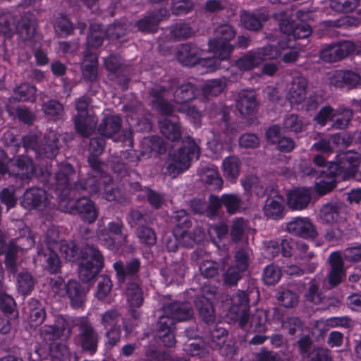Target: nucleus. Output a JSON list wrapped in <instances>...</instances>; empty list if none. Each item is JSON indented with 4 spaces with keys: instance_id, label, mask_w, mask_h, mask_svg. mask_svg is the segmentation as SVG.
<instances>
[{
    "instance_id": "473e14b6",
    "label": "nucleus",
    "mask_w": 361,
    "mask_h": 361,
    "mask_svg": "<svg viewBox=\"0 0 361 361\" xmlns=\"http://www.w3.org/2000/svg\"><path fill=\"white\" fill-rule=\"evenodd\" d=\"M269 18V16L266 13H259L254 14L243 11L240 15V23L247 30L259 31L262 28L263 23L267 22Z\"/></svg>"
},
{
    "instance_id": "393cba45",
    "label": "nucleus",
    "mask_w": 361,
    "mask_h": 361,
    "mask_svg": "<svg viewBox=\"0 0 361 361\" xmlns=\"http://www.w3.org/2000/svg\"><path fill=\"white\" fill-rule=\"evenodd\" d=\"M100 179L94 174L88 173L86 178L80 179L74 183L73 187L70 190V192H86L90 195H97L100 192Z\"/></svg>"
},
{
    "instance_id": "bb28decb",
    "label": "nucleus",
    "mask_w": 361,
    "mask_h": 361,
    "mask_svg": "<svg viewBox=\"0 0 361 361\" xmlns=\"http://www.w3.org/2000/svg\"><path fill=\"white\" fill-rule=\"evenodd\" d=\"M121 126V118L116 115H111L105 117L102 121L97 130L103 137L114 138L120 132Z\"/></svg>"
},
{
    "instance_id": "69168bd1",
    "label": "nucleus",
    "mask_w": 361,
    "mask_h": 361,
    "mask_svg": "<svg viewBox=\"0 0 361 361\" xmlns=\"http://www.w3.org/2000/svg\"><path fill=\"white\" fill-rule=\"evenodd\" d=\"M60 252L65 259L74 262L80 258V250L73 241H63L60 245Z\"/></svg>"
},
{
    "instance_id": "f3484780",
    "label": "nucleus",
    "mask_w": 361,
    "mask_h": 361,
    "mask_svg": "<svg viewBox=\"0 0 361 361\" xmlns=\"http://www.w3.org/2000/svg\"><path fill=\"white\" fill-rule=\"evenodd\" d=\"M163 311L174 321H185L190 319L193 316V310L188 302H172L164 305Z\"/></svg>"
},
{
    "instance_id": "5fc2aeb1",
    "label": "nucleus",
    "mask_w": 361,
    "mask_h": 361,
    "mask_svg": "<svg viewBox=\"0 0 361 361\" xmlns=\"http://www.w3.org/2000/svg\"><path fill=\"white\" fill-rule=\"evenodd\" d=\"M43 113L54 120L61 119L64 115L63 105L58 100L49 99L42 105Z\"/></svg>"
},
{
    "instance_id": "4468645a",
    "label": "nucleus",
    "mask_w": 361,
    "mask_h": 361,
    "mask_svg": "<svg viewBox=\"0 0 361 361\" xmlns=\"http://www.w3.org/2000/svg\"><path fill=\"white\" fill-rule=\"evenodd\" d=\"M203 50L193 43L180 44L177 52V60L183 66H192L200 62Z\"/></svg>"
},
{
    "instance_id": "c756f323",
    "label": "nucleus",
    "mask_w": 361,
    "mask_h": 361,
    "mask_svg": "<svg viewBox=\"0 0 361 361\" xmlns=\"http://www.w3.org/2000/svg\"><path fill=\"white\" fill-rule=\"evenodd\" d=\"M58 170L55 173L56 188L61 192L68 189L71 181L75 176V170L68 163H61L58 166Z\"/></svg>"
},
{
    "instance_id": "09e8293b",
    "label": "nucleus",
    "mask_w": 361,
    "mask_h": 361,
    "mask_svg": "<svg viewBox=\"0 0 361 361\" xmlns=\"http://www.w3.org/2000/svg\"><path fill=\"white\" fill-rule=\"evenodd\" d=\"M106 33L101 24L93 23L90 25V32L87 39V44L93 48L99 47L104 41Z\"/></svg>"
},
{
    "instance_id": "603ef678",
    "label": "nucleus",
    "mask_w": 361,
    "mask_h": 361,
    "mask_svg": "<svg viewBox=\"0 0 361 361\" xmlns=\"http://www.w3.org/2000/svg\"><path fill=\"white\" fill-rule=\"evenodd\" d=\"M127 300L131 307H140L143 302V292L136 283L129 282L126 291Z\"/></svg>"
},
{
    "instance_id": "cd10ccee",
    "label": "nucleus",
    "mask_w": 361,
    "mask_h": 361,
    "mask_svg": "<svg viewBox=\"0 0 361 361\" xmlns=\"http://www.w3.org/2000/svg\"><path fill=\"white\" fill-rule=\"evenodd\" d=\"M186 271L185 263L183 259H180L166 266L161 269V275L165 280L166 284H171L183 278Z\"/></svg>"
},
{
    "instance_id": "3c124183",
    "label": "nucleus",
    "mask_w": 361,
    "mask_h": 361,
    "mask_svg": "<svg viewBox=\"0 0 361 361\" xmlns=\"http://www.w3.org/2000/svg\"><path fill=\"white\" fill-rule=\"evenodd\" d=\"M336 116L338 117L334 121L331 128L333 129L343 130L349 126L353 117V112L349 108L340 106L335 111Z\"/></svg>"
},
{
    "instance_id": "2f4dec72",
    "label": "nucleus",
    "mask_w": 361,
    "mask_h": 361,
    "mask_svg": "<svg viewBox=\"0 0 361 361\" xmlns=\"http://www.w3.org/2000/svg\"><path fill=\"white\" fill-rule=\"evenodd\" d=\"M26 310L29 322L32 326H38L44 322L46 318L45 309L39 300L31 298L27 303Z\"/></svg>"
},
{
    "instance_id": "dca6fc26",
    "label": "nucleus",
    "mask_w": 361,
    "mask_h": 361,
    "mask_svg": "<svg viewBox=\"0 0 361 361\" xmlns=\"http://www.w3.org/2000/svg\"><path fill=\"white\" fill-rule=\"evenodd\" d=\"M62 142L63 137L61 135L54 130L49 131L44 136L39 154H43L49 159L55 157L62 146Z\"/></svg>"
},
{
    "instance_id": "4c0bfd02",
    "label": "nucleus",
    "mask_w": 361,
    "mask_h": 361,
    "mask_svg": "<svg viewBox=\"0 0 361 361\" xmlns=\"http://www.w3.org/2000/svg\"><path fill=\"white\" fill-rule=\"evenodd\" d=\"M170 37L176 41L185 40L195 35V31L190 23L178 22L170 27Z\"/></svg>"
},
{
    "instance_id": "1a4fd4ad",
    "label": "nucleus",
    "mask_w": 361,
    "mask_h": 361,
    "mask_svg": "<svg viewBox=\"0 0 361 361\" xmlns=\"http://www.w3.org/2000/svg\"><path fill=\"white\" fill-rule=\"evenodd\" d=\"M329 269L326 280L330 288H334L342 283L346 278V269L342 254L333 252L328 258Z\"/></svg>"
},
{
    "instance_id": "423d86ee",
    "label": "nucleus",
    "mask_w": 361,
    "mask_h": 361,
    "mask_svg": "<svg viewBox=\"0 0 361 361\" xmlns=\"http://www.w3.org/2000/svg\"><path fill=\"white\" fill-rule=\"evenodd\" d=\"M233 305L229 311L231 319L242 329H247L249 320V293L248 290H238L233 297Z\"/></svg>"
},
{
    "instance_id": "a211bd4d",
    "label": "nucleus",
    "mask_w": 361,
    "mask_h": 361,
    "mask_svg": "<svg viewBox=\"0 0 361 361\" xmlns=\"http://www.w3.org/2000/svg\"><path fill=\"white\" fill-rule=\"evenodd\" d=\"M175 87L173 100L176 103L184 104L195 98L197 88L193 84L187 82L178 85L176 80H171L170 88L173 90Z\"/></svg>"
},
{
    "instance_id": "864d4df0",
    "label": "nucleus",
    "mask_w": 361,
    "mask_h": 361,
    "mask_svg": "<svg viewBox=\"0 0 361 361\" xmlns=\"http://www.w3.org/2000/svg\"><path fill=\"white\" fill-rule=\"evenodd\" d=\"M121 320L122 314L116 308L109 309L100 314V324L104 329L121 326L119 323Z\"/></svg>"
},
{
    "instance_id": "37998d69",
    "label": "nucleus",
    "mask_w": 361,
    "mask_h": 361,
    "mask_svg": "<svg viewBox=\"0 0 361 361\" xmlns=\"http://www.w3.org/2000/svg\"><path fill=\"white\" fill-rule=\"evenodd\" d=\"M227 336V330L221 326V324H216L209 329L207 338L213 348L220 349L224 345Z\"/></svg>"
},
{
    "instance_id": "f257e3e1",
    "label": "nucleus",
    "mask_w": 361,
    "mask_h": 361,
    "mask_svg": "<svg viewBox=\"0 0 361 361\" xmlns=\"http://www.w3.org/2000/svg\"><path fill=\"white\" fill-rule=\"evenodd\" d=\"M200 147L191 137H185L182 141V145L178 150L170 154L166 161V171L164 173L172 178L187 170L191 160L195 157L199 158Z\"/></svg>"
},
{
    "instance_id": "052dcab7",
    "label": "nucleus",
    "mask_w": 361,
    "mask_h": 361,
    "mask_svg": "<svg viewBox=\"0 0 361 361\" xmlns=\"http://www.w3.org/2000/svg\"><path fill=\"white\" fill-rule=\"evenodd\" d=\"M251 255L252 250L247 246L237 248L235 252L233 266L245 271L248 269Z\"/></svg>"
},
{
    "instance_id": "0e129e2a",
    "label": "nucleus",
    "mask_w": 361,
    "mask_h": 361,
    "mask_svg": "<svg viewBox=\"0 0 361 361\" xmlns=\"http://www.w3.org/2000/svg\"><path fill=\"white\" fill-rule=\"evenodd\" d=\"M14 98L18 101H34L35 99L36 88L27 83L16 87L13 90Z\"/></svg>"
},
{
    "instance_id": "a18cd8bd",
    "label": "nucleus",
    "mask_w": 361,
    "mask_h": 361,
    "mask_svg": "<svg viewBox=\"0 0 361 361\" xmlns=\"http://www.w3.org/2000/svg\"><path fill=\"white\" fill-rule=\"evenodd\" d=\"M226 87L224 78L207 80L202 87V93L207 99L219 95Z\"/></svg>"
},
{
    "instance_id": "2eb2a0df",
    "label": "nucleus",
    "mask_w": 361,
    "mask_h": 361,
    "mask_svg": "<svg viewBox=\"0 0 361 361\" xmlns=\"http://www.w3.org/2000/svg\"><path fill=\"white\" fill-rule=\"evenodd\" d=\"M259 102L254 90H243L238 93L235 106L243 116L251 115L257 111Z\"/></svg>"
},
{
    "instance_id": "c03bdc74",
    "label": "nucleus",
    "mask_w": 361,
    "mask_h": 361,
    "mask_svg": "<svg viewBox=\"0 0 361 361\" xmlns=\"http://www.w3.org/2000/svg\"><path fill=\"white\" fill-rule=\"evenodd\" d=\"M123 221L121 219H117L116 221L109 222L107 228L98 229L97 235L99 238H104V240L109 238V233L116 235H122V243L124 244L128 242V235L126 234L123 235Z\"/></svg>"
},
{
    "instance_id": "f8f14e48",
    "label": "nucleus",
    "mask_w": 361,
    "mask_h": 361,
    "mask_svg": "<svg viewBox=\"0 0 361 361\" xmlns=\"http://www.w3.org/2000/svg\"><path fill=\"white\" fill-rule=\"evenodd\" d=\"M284 199L279 195L275 187L270 188V197H268L263 207L265 216L273 220H279L284 216Z\"/></svg>"
},
{
    "instance_id": "49530a36",
    "label": "nucleus",
    "mask_w": 361,
    "mask_h": 361,
    "mask_svg": "<svg viewBox=\"0 0 361 361\" xmlns=\"http://www.w3.org/2000/svg\"><path fill=\"white\" fill-rule=\"evenodd\" d=\"M36 280L28 271H21L17 276V290L23 295L30 294L34 289Z\"/></svg>"
},
{
    "instance_id": "8fccbe9b",
    "label": "nucleus",
    "mask_w": 361,
    "mask_h": 361,
    "mask_svg": "<svg viewBox=\"0 0 361 361\" xmlns=\"http://www.w3.org/2000/svg\"><path fill=\"white\" fill-rule=\"evenodd\" d=\"M324 176L314 184V190L317 195L322 196L332 192L337 186L336 175Z\"/></svg>"
},
{
    "instance_id": "c9c22d12",
    "label": "nucleus",
    "mask_w": 361,
    "mask_h": 361,
    "mask_svg": "<svg viewBox=\"0 0 361 361\" xmlns=\"http://www.w3.org/2000/svg\"><path fill=\"white\" fill-rule=\"evenodd\" d=\"M267 317L268 312L267 310H256L251 317L249 316L247 329L243 330L247 331L250 329H252V331L255 333H264L267 331Z\"/></svg>"
},
{
    "instance_id": "79ce46f5",
    "label": "nucleus",
    "mask_w": 361,
    "mask_h": 361,
    "mask_svg": "<svg viewBox=\"0 0 361 361\" xmlns=\"http://www.w3.org/2000/svg\"><path fill=\"white\" fill-rule=\"evenodd\" d=\"M104 267L93 264L91 262H83L78 266L79 279L85 283H91Z\"/></svg>"
},
{
    "instance_id": "4d7b16f0",
    "label": "nucleus",
    "mask_w": 361,
    "mask_h": 361,
    "mask_svg": "<svg viewBox=\"0 0 361 361\" xmlns=\"http://www.w3.org/2000/svg\"><path fill=\"white\" fill-rule=\"evenodd\" d=\"M54 27L57 35L61 37L68 36L74 30L73 23L62 13L56 18Z\"/></svg>"
},
{
    "instance_id": "680f3d73",
    "label": "nucleus",
    "mask_w": 361,
    "mask_h": 361,
    "mask_svg": "<svg viewBox=\"0 0 361 361\" xmlns=\"http://www.w3.org/2000/svg\"><path fill=\"white\" fill-rule=\"evenodd\" d=\"M222 200L223 204L229 214H235L243 207V200L237 194H224L222 195Z\"/></svg>"
},
{
    "instance_id": "ea45409f",
    "label": "nucleus",
    "mask_w": 361,
    "mask_h": 361,
    "mask_svg": "<svg viewBox=\"0 0 361 361\" xmlns=\"http://www.w3.org/2000/svg\"><path fill=\"white\" fill-rule=\"evenodd\" d=\"M232 50L233 47L228 42L219 39H213L209 41V51L221 60L229 58Z\"/></svg>"
},
{
    "instance_id": "ddd939ff",
    "label": "nucleus",
    "mask_w": 361,
    "mask_h": 361,
    "mask_svg": "<svg viewBox=\"0 0 361 361\" xmlns=\"http://www.w3.org/2000/svg\"><path fill=\"white\" fill-rule=\"evenodd\" d=\"M114 268L116 272L118 282L124 283L137 279V274L140 269V262L136 258L131 259L126 263L118 261L114 264Z\"/></svg>"
},
{
    "instance_id": "f704fd0d",
    "label": "nucleus",
    "mask_w": 361,
    "mask_h": 361,
    "mask_svg": "<svg viewBox=\"0 0 361 361\" xmlns=\"http://www.w3.org/2000/svg\"><path fill=\"white\" fill-rule=\"evenodd\" d=\"M98 59L95 54L86 51L82 66V75L85 80L94 81L97 78Z\"/></svg>"
},
{
    "instance_id": "a19ab883",
    "label": "nucleus",
    "mask_w": 361,
    "mask_h": 361,
    "mask_svg": "<svg viewBox=\"0 0 361 361\" xmlns=\"http://www.w3.org/2000/svg\"><path fill=\"white\" fill-rule=\"evenodd\" d=\"M224 175L227 180L233 181L240 175L241 161L236 156H230L223 161Z\"/></svg>"
},
{
    "instance_id": "aec40b11",
    "label": "nucleus",
    "mask_w": 361,
    "mask_h": 361,
    "mask_svg": "<svg viewBox=\"0 0 361 361\" xmlns=\"http://www.w3.org/2000/svg\"><path fill=\"white\" fill-rule=\"evenodd\" d=\"M311 199L312 195L308 189L298 188L289 192L287 204L291 209L302 210L307 208Z\"/></svg>"
},
{
    "instance_id": "6e6552de",
    "label": "nucleus",
    "mask_w": 361,
    "mask_h": 361,
    "mask_svg": "<svg viewBox=\"0 0 361 361\" xmlns=\"http://www.w3.org/2000/svg\"><path fill=\"white\" fill-rule=\"evenodd\" d=\"M40 338L46 344L54 343V341L62 337L71 335V329L67 320L62 316L56 317L53 324L44 325L39 329Z\"/></svg>"
},
{
    "instance_id": "39448f33",
    "label": "nucleus",
    "mask_w": 361,
    "mask_h": 361,
    "mask_svg": "<svg viewBox=\"0 0 361 361\" xmlns=\"http://www.w3.org/2000/svg\"><path fill=\"white\" fill-rule=\"evenodd\" d=\"M63 212L79 215L88 224H93L98 218L99 209L90 198L82 197L75 201L61 202L60 204Z\"/></svg>"
},
{
    "instance_id": "13d9d810",
    "label": "nucleus",
    "mask_w": 361,
    "mask_h": 361,
    "mask_svg": "<svg viewBox=\"0 0 361 361\" xmlns=\"http://www.w3.org/2000/svg\"><path fill=\"white\" fill-rule=\"evenodd\" d=\"M161 18L157 14H151L135 22V27L143 32H154L157 30Z\"/></svg>"
},
{
    "instance_id": "338daca9",
    "label": "nucleus",
    "mask_w": 361,
    "mask_h": 361,
    "mask_svg": "<svg viewBox=\"0 0 361 361\" xmlns=\"http://www.w3.org/2000/svg\"><path fill=\"white\" fill-rule=\"evenodd\" d=\"M281 276V269L278 266L271 264L264 269L262 280L267 285L272 286L279 281Z\"/></svg>"
},
{
    "instance_id": "6e6d98bb",
    "label": "nucleus",
    "mask_w": 361,
    "mask_h": 361,
    "mask_svg": "<svg viewBox=\"0 0 361 361\" xmlns=\"http://www.w3.org/2000/svg\"><path fill=\"white\" fill-rule=\"evenodd\" d=\"M341 206L336 202H329L322 206L320 209V218L327 224L336 222L339 217Z\"/></svg>"
},
{
    "instance_id": "4be33fe9",
    "label": "nucleus",
    "mask_w": 361,
    "mask_h": 361,
    "mask_svg": "<svg viewBox=\"0 0 361 361\" xmlns=\"http://www.w3.org/2000/svg\"><path fill=\"white\" fill-rule=\"evenodd\" d=\"M188 230L173 228V233L178 237L180 245L185 247H192L195 244H200L204 241V233L200 228H194L192 233Z\"/></svg>"
},
{
    "instance_id": "de8ad7c7",
    "label": "nucleus",
    "mask_w": 361,
    "mask_h": 361,
    "mask_svg": "<svg viewBox=\"0 0 361 361\" xmlns=\"http://www.w3.org/2000/svg\"><path fill=\"white\" fill-rule=\"evenodd\" d=\"M87 161L92 169V171L89 173L94 174L99 178H104L106 184L113 181L112 178L105 171L106 167L105 163L102 162L97 157L90 155L87 158Z\"/></svg>"
},
{
    "instance_id": "20e7f679",
    "label": "nucleus",
    "mask_w": 361,
    "mask_h": 361,
    "mask_svg": "<svg viewBox=\"0 0 361 361\" xmlns=\"http://www.w3.org/2000/svg\"><path fill=\"white\" fill-rule=\"evenodd\" d=\"M75 326L78 329L75 337L76 344L82 352L93 355L97 352L100 338L97 329L87 317L77 319Z\"/></svg>"
},
{
    "instance_id": "58836bf2",
    "label": "nucleus",
    "mask_w": 361,
    "mask_h": 361,
    "mask_svg": "<svg viewBox=\"0 0 361 361\" xmlns=\"http://www.w3.org/2000/svg\"><path fill=\"white\" fill-rule=\"evenodd\" d=\"M80 258L91 262L94 265L104 267V257L99 250L93 244L87 242L80 250Z\"/></svg>"
},
{
    "instance_id": "f03ea898",
    "label": "nucleus",
    "mask_w": 361,
    "mask_h": 361,
    "mask_svg": "<svg viewBox=\"0 0 361 361\" xmlns=\"http://www.w3.org/2000/svg\"><path fill=\"white\" fill-rule=\"evenodd\" d=\"M361 164V154L355 151H345L336 155L335 160L330 161L327 171L330 174L341 176L342 179L355 178Z\"/></svg>"
},
{
    "instance_id": "412c9836",
    "label": "nucleus",
    "mask_w": 361,
    "mask_h": 361,
    "mask_svg": "<svg viewBox=\"0 0 361 361\" xmlns=\"http://www.w3.org/2000/svg\"><path fill=\"white\" fill-rule=\"evenodd\" d=\"M360 76L350 71H336L330 77L329 81L331 85L336 87H355L360 80Z\"/></svg>"
},
{
    "instance_id": "0eeeda50",
    "label": "nucleus",
    "mask_w": 361,
    "mask_h": 361,
    "mask_svg": "<svg viewBox=\"0 0 361 361\" xmlns=\"http://www.w3.org/2000/svg\"><path fill=\"white\" fill-rule=\"evenodd\" d=\"M35 173L33 160L24 155L8 161V175L23 183L28 182Z\"/></svg>"
},
{
    "instance_id": "b1692460",
    "label": "nucleus",
    "mask_w": 361,
    "mask_h": 361,
    "mask_svg": "<svg viewBox=\"0 0 361 361\" xmlns=\"http://www.w3.org/2000/svg\"><path fill=\"white\" fill-rule=\"evenodd\" d=\"M194 303L202 321L207 324H213L215 321V314L211 298L205 295H197Z\"/></svg>"
},
{
    "instance_id": "9d476101",
    "label": "nucleus",
    "mask_w": 361,
    "mask_h": 361,
    "mask_svg": "<svg viewBox=\"0 0 361 361\" xmlns=\"http://www.w3.org/2000/svg\"><path fill=\"white\" fill-rule=\"evenodd\" d=\"M286 230L290 234L303 239H315L318 233L315 226L307 217H295L286 224Z\"/></svg>"
},
{
    "instance_id": "6ab92c4d",
    "label": "nucleus",
    "mask_w": 361,
    "mask_h": 361,
    "mask_svg": "<svg viewBox=\"0 0 361 361\" xmlns=\"http://www.w3.org/2000/svg\"><path fill=\"white\" fill-rule=\"evenodd\" d=\"M307 80L302 75L293 78L290 87L287 93V99L291 104H300L302 102L307 93Z\"/></svg>"
},
{
    "instance_id": "72a5a7b5",
    "label": "nucleus",
    "mask_w": 361,
    "mask_h": 361,
    "mask_svg": "<svg viewBox=\"0 0 361 361\" xmlns=\"http://www.w3.org/2000/svg\"><path fill=\"white\" fill-rule=\"evenodd\" d=\"M160 132L166 139L171 142H178L182 136L180 124L177 122L164 118L159 122Z\"/></svg>"
},
{
    "instance_id": "7c9ffc66",
    "label": "nucleus",
    "mask_w": 361,
    "mask_h": 361,
    "mask_svg": "<svg viewBox=\"0 0 361 361\" xmlns=\"http://www.w3.org/2000/svg\"><path fill=\"white\" fill-rule=\"evenodd\" d=\"M39 261H44L45 269L51 274H57L61 271V260L58 255L49 247L40 248L37 251Z\"/></svg>"
},
{
    "instance_id": "7ed1b4c3",
    "label": "nucleus",
    "mask_w": 361,
    "mask_h": 361,
    "mask_svg": "<svg viewBox=\"0 0 361 361\" xmlns=\"http://www.w3.org/2000/svg\"><path fill=\"white\" fill-rule=\"evenodd\" d=\"M90 103L91 99L89 97L82 96L75 104L77 114L73 116V121L75 131L83 137H89L97 123L96 116L90 114Z\"/></svg>"
},
{
    "instance_id": "e2e57ef3",
    "label": "nucleus",
    "mask_w": 361,
    "mask_h": 361,
    "mask_svg": "<svg viewBox=\"0 0 361 361\" xmlns=\"http://www.w3.org/2000/svg\"><path fill=\"white\" fill-rule=\"evenodd\" d=\"M16 15L11 12L0 14V32L4 35H10L16 28Z\"/></svg>"
},
{
    "instance_id": "774afa93",
    "label": "nucleus",
    "mask_w": 361,
    "mask_h": 361,
    "mask_svg": "<svg viewBox=\"0 0 361 361\" xmlns=\"http://www.w3.org/2000/svg\"><path fill=\"white\" fill-rule=\"evenodd\" d=\"M20 248L13 242H11L5 254V264L11 272L17 271L18 253Z\"/></svg>"
},
{
    "instance_id": "5701e85b",
    "label": "nucleus",
    "mask_w": 361,
    "mask_h": 361,
    "mask_svg": "<svg viewBox=\"0 0 361 361\" xmlns=\"http://www.w3.org/2000/svg\"><path fill=\"white\" fill-rule=\"evenodd\" d=\"M37 29V18L30 13H25L20 18L16 30L23 40L33 37Z\"/></svg>"
},
{
    "instance_id": "a878e982",
    "label": "nucleus",
    "mask_w": 361,
    "mask_h": 361,
    "mask_svg": "<svg viewBox=\"0 0 361 361\" xmlns=\"http://www.w3.org/2000/svg\"><path fill=\"white\" fill-rule=\"evenodd\" d=\"M46 192L39 188L27 189L24 195L22 202L23 205L27 209H35L46 205Z\"/></svg>"
},
{
    "instance_id": "9b49d317",
    "label": "nucleus",
    "mask_w": 361,
    "mask_h": 361,
    "mask_svg": "<svg viewBox=\"0 0 361 361\" xmlns=\"http://www.w3.org/2000/svg\"><path fill=\"white\" fill-rule=\"evenodd\" d=\"M355 48V44L349 41L329 44L320 51L319 57L325 62H336L347 57L354 51Z\"/></svg>"
},
{
    "instance_id": "bf43d9fd",
    "label": "nucleus",
    "mask_w": 361,
    "mask_h": 361,
    "mask_svg": "<svg viewBox=\"0 0 361 361\" xmlns=\"http://www.w3.org/2000/svg\"><path fill=\"white\" fill-rule=\"evenodd\" d=\"M236 66L243 71H248L259 66L261 63L255 51H250L238 59Z\"/></svg>"
},
{
    "instance_id": "c85d7f7f",
    "label": "nucleus",
    "mask_w": 361,
    "mask_h": 361,
    "mask_svg": "<svg viewBox=\"0 0 361 361\" xmlns=\"http://www.w3.org/2000/svg\"><path fill=\"white\" fill-rule=\"evenodd\" d=\"M66 295L70 300L71 305L75 307H81L85 300L86 292L81 284L75 280L67 283Z\"/></svg>"
},
{
    "instance_id": "e433bc0d",
    "label": "nucleus",
    "mask_w": 361,
    "mask_h": 361,
    "mask_svg": "<svg viewBox=\"0 0 361 361\" xmlns=\"http://www.w3.org/2000/svg\"><path fill=\"white\" fill-rule=\"evenodd\" d=\"M201 181L212 190H219L222 188L223 180L216 169L204 167L200 171Z\"/></svg>"
}]
</instances>
